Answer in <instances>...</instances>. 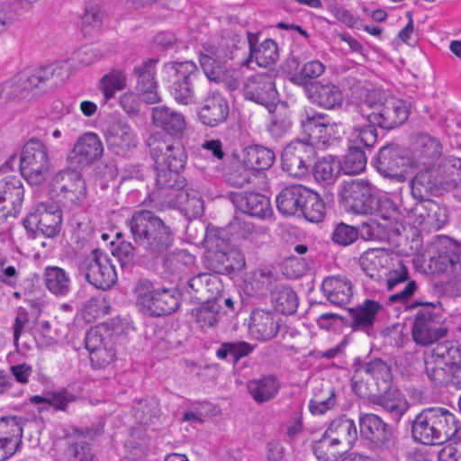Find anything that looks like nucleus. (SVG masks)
<instances>
[{
  "instance_id": "nucleus-1",
  "label": "nucleus",
  "mask_w": 461,
  "mask_h": 461,
  "mask_svg": "<svg viewBox=\"0 0 461 461\" xmlns=\"http://www.w3.org/2000/svg\"><path fill=\"white\" fill-rule=\"evenodd\" d=\"M360 90L362 103L355 106V112L366 122L382 129L392 130L402 125L409 116V107L405 101L396 97H386L379 88H369L356 85Z\"/></svg>"
},
{
  "instance_id": "nucleus-2",
  "label": "nucleus",
  "mask_w": 461,
  "mask_h": 461,
  "mask_svg": "<svg viewBox=\"0 0 461 461\" xmlns=\"http://www.w3.org/2000/svg\"><path fill=\"white\" fill-rule=\"evenodd\" d=\"M127 225L134 242L149 257L164 256L174 244L173 230L153 212H135Z\"/></svg>"
},
{
  "instance_id": "nucleus-3",
  "label": "nucleus",
  "mask_w": 461,
  "mask_h": 461,
  "mask_svg": "<svg viewBox=\"0 0 461 461\" xmlns=\"http://www.w3.org/2000/svg\"><path fill=\"white\" fill-rule=\"evenodd\" d=\"M411 437L415 442L432 446L461 439V424L444 408L422 410L411 421Z\"/></svg>"
},
{
  "instance_id": "nucleus-4",
  "label": "nucleus",
  "mask_w": 461,
  "mask_h": 461,
  "mask_svg": "<svg viewBox=\"0 0 461 461\" xmlns=\"http://www.w3.org/2000/svg\"><path fill=\"white\" fill-rule=\"evenodd\" d=\"M240 67L257 71L244 84V97L266 106L270 111L278 99L274 82L277 76L276 59H243Z\"/></svg>"
},
{
  "instance_id": "nucleus-5",
  "label": "nucleus",
  "mask_w": 461,
  "mask_h": 461,
  "mask_svg": "<svg viewBox=\"0 0 461 461\" xmlns=\"http://www.w3.org/2000/svg\"><path fill=\"white\" fill-rule=\"evenodd\" d=\"M419 306L421 308L417 312L411 327L414 342L420 346H428L446 337L448 328L441 313L440 302L416 300L407 308L415 309Z\"/></svg>"
},
{
  "instance_id": "nucleus-6",
  "label": "nucleus",
  "mask_w": 461,
  "mask_h": 461,
  "mask_svg": "<svg viewBox=\"0 0 461 461\" xmlns=\"http://www.w3.org/2000/svg\"><path fill=\"white\" fill-rule=\"evenodd\" d=\"M133 292L140 311L151 317L170 315L180 307L181 294L173 287L153 289L150 281L142 279L136 283Z\"/></svg>"
},
{
  "instance_id": "nucleus-7",
  "label": "nucleus",
  "mask_w": 461,
  "mask_h": 461,
  "mask_svg": "<svg viewBox=\"0 0 461 461\" xmlns=\"http://www.w3.org/2000/svg\"><path fill=\"white\" fill-rule=\"evenodd\" d=\"M52 195L67 210L82 206L86 197L85 180L77 170H60L51 181Z\"/></svg>"
},
{
  "instance_id": "nucleus-8",
  "label": "nucleus",
  "mask_w": 461,
  "mask_h": 461,
  "mask_svg": "<svg viewBox=\"0 0 461 461\" xmlns=\"http://www.w3.org/2000/svg\"><path fill=\"white\" fill-rule=\"evenodd\" d=\"M50 159L48 148L38 139L29 140L23 148L20 160L22 175L29 184L38 185L46 179Z\"/></svg>"
},
{
  "instance_id": "nucleus-9",
  "label": "nucleus",
  "mask_w": 461,
  "mask_h": 461,
  "mask_svg": "<svg viewBox=\"0 0 461 461\" xmlns=\"http://www.w3.org/2000/svg\"><path fill=\"white\" fill-rule=\"evenodd\" d=\"M79 272L97 289H110L117 281L114 266L100 249H93L79 265Z\"/></svg>"
},
{
  "instance_id": "nucleus-10",
  "label": "nucleus",
  "mask_w": 461,
  "mask_h": 461,
  "mask_svg": "<svg viewBox=\"0 0 461 461\" xmlns=\"http://www.w3.org/2000/svg\"><path fill=\"white\" fill-rule=\"evenodd\" d=\"M340 202L347 212L356 214H374L378 199L372 194L370 184L363 179L344 182L339 190Z\"/></svg>"
},
{
  "instance_id": "nucleus-11",
  "label": "nucleus",
  "mask_w": 461,
  "mask_h": 461,
  "mask_svg": "<svg viewBox=\"0 0 461 461\" xmlns=\"http://www.w3.org/2000/svg\"><path fill=\"white\" fill-rule=\"evenodd\" d=\"M197 66L192 60L169 61L164 66V73L169 79H175L171 86V95L178 104L190 105L196 102L191 77Z\"/></svg>"
},
{
  "instance_id": "nucleus-12",
  "label": "nucleus",
  "mask_w": 461,
  "mask_h": 461,
  "mask_svg": "<svg viewBox=\"0 0 461 461\" xmlns=\"http://www.w3.org/2000/svg\"><path fill=\"white\" fill-rule=\"evenodd\" d=\"M360 435L368 441L369 447L379 454L391 453L395 446L393 428L379 416L366 413L359 419Z\"/></svg>"
},
{
  "instance_id": "nucleus-13",
  "label": "nucleus",
  "mask_w": 461,
  "mask_h": 461,
  "mask_svg": "<svg viewBox=\"0 0 461 461\" xmlns=\"http://www.w3.org/2000/svg\"><path fill=\"white\" fill-rule=\"evenodd\" d=\"M23 225L32 236L37 230L45 237H56L61 230V210L53 203H39L24 219Z\"/></svg>"
},
{
  "instance_id": "nucleus-14",
  "label": "nucleus",
  "mask_w": 461,
  "mask_h": 461,
  "mask_svg": "<svg viewBox=\"0 0 461 461\" xmlns=\"http://www.w3.org/2000/svg\"><path fill=\"white\" fill-rule=\"evenodd\" d=\"M316 155L312 143L303 140L293 141L283 150L282 168L293 177H304L312 167Z\"/></svg>"
},
{
  "instance_id": "nucleus-15",
  "label": "nucleus",
  "mask_w": 461,
  "mask_h": 461,
  "mask_svg": "<svg viewBox=\"0 0 461 461\" xmlns=\"http://www.w3.org/2000/svg\"><path fill=\"white\" fill-rule=\"evenodd\" d=\"M402 209L408 220L413 224H425L429 228L439 230L448 221L447 208L432 199L415 202L411 206L402 202Z\"/></svg>"
},
{
  "instance_id": "nucleus-16",
  "label": "nucleus",
  "mask_w": 461,
  "mask_h": 461,
  "mask_svg": "<svg viewBox=\"0 0 461 461\" xmlns=\"http://www.w3.org/2000/svg\"><path fill=\"white\" fill-rule=\"evenodd\" d=\"M433 255L429 267L433 272L447 273L452 276L461 270V244L447 238H439L431 247Z\"/></svg>"
},
{
  "instance_id": "nucleus-17",
  "label": "nucleus",
  "mask_w": 461,
  "mask_h": 461,
  "mask_svg": "<svg viewBox=\"0 0 461 461\" xmlns=\"http://www.w3.org/2000/svg\"><path fill=\"white\" fill-rule=\"evenodd\" d=\"M150 155L158 167L182 171L186 164L187 155L179 141L167 143L160 140V133L151 135L148 140Z\"/></svg>"
},
{
  "instance_id": "nucleus-18",
  "label": "nucleus",
  "mask_w": 461,
  "mask_h": 461,
  "mask_svg": "<svg viewBox=\"0 0 461 461\" xmlns=\"http://www.w3.org/2000/svg\"><path fill=\"white\" fill-rule=\"evenodd\" d=\"M410 158L396 144H388L382 147L373 164L376 170L384 177L403 182L405 174L403 167L409 165Z\"/></svg>"
},
{
  "instance_id": "nucleus-19",
  "label": "nucleus",
  "mask_w": 461,
  "mask_h": 461,
  "mask_svg": "<svg viewBox=\"0 0 461 461\" xmlns=\"http://www.w3.org/2000/svg\"><path fill=\"white\" fill-rule=\"evenodd\" d=\"M65 59L54 60L48 65L29 67L19 72L32 95H37L45 91L47 81L57 76L61 78L68 77Z\"/></svg>"
},
{
  "instance_id": "nucleus-20",
  "label": "nucleus",
  "mask_w": 461,
  "mask_h": 461,
  "mask_svg": "<svg viewBox=\"0 0 461 461\" xmlns=\"http://www.w3.org/2000/svg\"><path fill=\"white\" fill-rule=\"evenodd\" d=\"M24 197L23 184L18 176H8L0 180V223L8 216H16Z\"/></svg>"
},
{
  "instance_id": "nucleus-21",
  "label": "nucleus",
  "mask_w": 461,
  "mask_h": 461,
  "mask_svg": "<svg viewBox=\"0 0 461 461\" xmlns=\"http://www.w3.org/2000/svg\"><path fill=\"white\" fill-rule=\"evenodd\" d=\"M158 59H146L133 69V75L137 78L136 89L140 93L143 102L155 104L161 102L158 94V84L156 80V66Z\"/></svg>"
},
{
  "instance_id": "nucleus-22",
  "label": "nucleus",
  "mask_w": 461,
  "mask_h": 461,
  "mask_svg": "<svg viewBox=\"0 0 461 461\" xmlns=\"http://www.w3.org/2000/svg\"><path fill=\"white\" fill-rule=\"evenodd\" d=\"M104 147L99 137L93 132L84 134L74 145L68 156L71 167H83L99 159Z\"/></svg>"
},
{
  "instance_id": "nucleus-23",
  "label": "nucleus",
  "mask_w": 461,
  "mask_h": 461,
  "mask_svg": "<svg viewBox=\"0 0 461 461\" xmlns=\"http://www.w3.org/2000/svg\"><path fill=\"white\" fill-rule=\"evenodd\" d=\"M23 420L17 417L0 419V461L14 456L22 445Z\"/></svg>"
},
{
  "instance_id": "nucleus-24",
  "label": "nucleus",
  "mask_w": 461,
  "mask_h": 461,
  "mask_svg": "<svg viewBox=\"0 0 461 461\" xmlns=\"http://www.w3.org/2000/svg\"><path fill=\"white\" fill-rule=\"evenodd\" d=\"M303 132L308 135L310 143L330 144L335 133V124L330 122L326 114L316 112H305L301 120Z\"/></svg>"
},
{
  "instance_id": "nucleus-25",
  "label": "nucleus",
  "mask_w": 461,
  "mask_h": 461,
  "mask_svg": "<svg viewBox=\"0 0 461 461\" xmlns=\"http://www.w3.org/2000/svg\"><path fill=\"white\" fill-rule=\"evenodd\" d=\"M222 285L220 278L209 273H200L191 277L185 287L190 298L197 302L218 300Z\"/></svg>"
},
{
  "instance_id": "nucleus-26",
  "label": "nucleus",
  "mask_w": 461,
  "mask_h": 461,
  "mask_svg": "<svg viewBox=\"0 0 461 461\" xmlns=\"http://www.w3.org/2000/svg\"><path fill=\"white\" fill-rule=\"evenodd\" d=\"M229 113L227 99L218 92H211L200 107L198 118L203 124L216 127L227 121Z\"/></svg>"
},
{
  "instance_id": "nucleus-27",
  "label": "nucleus",
  "mask_w": 461,
  "mask_h": 461,
  "mask_svg": "<svg viewBox=\"0 0 461 461\" xmlns=\"http://www.w3.org/2000/svg\"><path fill=\"white\" fill-rule=\"evenodd\" d=\"M155 188L152 192L153 199L169 201L175 191H179L186 186V179L181 176V171L156 166Z\"/></svg>"
},
{
  "instance_id": "nucleus-28",
  "label": "nucleus",
  "mask_w": 461,
  "mask_h": 461,
  "mask_svg": "<svg viewBox=\"0 0 461 461\" xmlns=\"http://www.w3.org/2000/svg\"><path fill=\"white\" fill-rule=\"evenodd\" d=\"M105 139L109 149L116 155L124 156L137 140L131 126L122 120L113 121L107 128Z\"/></svg>"
},
{
  "instance_id": "nucleus-29",
  "label": "nucleus",
  "mask_w": 461,
  "mask_h": 461,
  "mask_svg": "<svg viewBox=\"0 0 461 461\" xmlns=\"http://www.w3.org/2000/svg\"><path fill=\"white\" fill-rule=\"evenodd\" d=\"M442 154L440 141L426 133H417L414 136L412 165L419 167H430Z\"/></svg>"
},
{
  "instance_id": "nucleus-30",
  "label": "nucleus",
  "mask_w": 461,
  "mask_h": 461,
  "mask_svg": "<svg viewBox=\"0 0 461 461\" xmlns=\"http://www.w3.org/2000/svg\"><path fill=\"white\" fill-rule=\"evenodd\" d=\"M151 121L155 127L174 138H180L186 127L185 116L166 105L152 108Z\"/></svg>"
},
{
  "instance_id": "nucleus-31",
  "label": "nucleus",
  "mask_w": 461,
  "mask_h": 461,
  "mask_svg": "<svg viewBox=\"0 0 461 461\" xmlns=\"http://www.w3.org/2000/svg\"><path fill=\"white\" fill-rule=\"evenodd\" d=\"M232 203L241 212L259 219L272 215V207L268 197L259 193H235Z\"/></svg>"
},
{
  "instance_id": "nucleus-32",
  "label": "nucleus",
  "mask_w": 461,
  "mask_h": 461,
  "mask_svg": "<svg viewBox=\"0 0 461 461\" xmlns=\"http://www.w3.org/2000/svg\"><path fill=\"white\" fill-rule=\"evenodd\" d=\"M383 308L379 302L366 299L361 304L348 309V325L355 330L366 331L374 327L376 314Z\"/></svg>"
},
{
  "instance_id": "nucleus-33",
  "label": "nucleus",
  "mask_w": 461,
  "mask_h": 461,
  "mask_svg": "<svg viewBox=\"0 0 461 461\" xmlns=\"http://www.w3.org/2000/svg\"><path fill=\"white\" fill-rule=\"evenodd\" d=\"M321 291L330 303L342 306L350 302L353 285L345 276H331L322 281Z\"/></svg>"
},
{
  "instance_id": "nucleus-34",
  "label": "nucleus",
  "mask_w": 461,
  "mask_h": 461,
  "mask_svg": "<svg viewBox=\"0 0 461 461\" xmlns=\"http://www.w3.org/2000/svg\"><path fill=\"white\" fill-rule=\"evenodd\" d=\"M279 321V317L271 310L257 308L250 313L249 329L258 339L267 340L277 334Z\"/></svg>"
},
{
  "instance_id": "nucleus-35",
  "label": "nucleus",
  "mask_w": 461,
  "mask_h": 461,
  "mask_svg": "<svg viewBox=\"0 0 461 461\" xmlns=\"http://www.w3.org/2000/svg\"><path fill=\"white\" fill-rule=\"evenodd\" d=\"M308 93L312 103L325 109H334L343 103L342 92L332 83H312L308 88Z\"/></svg>"
},
{
  "instance_id": "nucleus-36",
  "label": "nucleus",
  "mask_w": 461,
  "mask_h": 461,
  "mask_svg": "<svg viewBox=\"0 0 461 461\" xmlns=\"http://www.w3.org/2000/svg\"><path fill=\"white\" fill-rule=\"evenodd\" d=\"M301 185H290L284 188L276 196V207L285 216H294L300 213L303 199L307 192Z\"/></svg>"
},
{
  "instance_id": "nucleus-37",
  "label": "nucleus",
  "mask_w": 461,
  "mask_h": 461,
  "mask_svg": "<svg viewBox=\"0 0 461 461\" xmlns=\"http://www.w3.org/2000/svg\"><path fill=\"white\" fill-rule=\"evenodd\" d=\"M456 368L429 354L424 357V372L428 379L438 387L453 386Z\"/></svg>"
},
{
  "instance_id": "nucleus-38",
  "label": "nucleus",
  "mask_w": 461,
  "mask_h": 461,
  "mask_svg": "<svg viewBox=\"0 0 461 461\" xmlns=\"http://www.w3.org/2000/svg\"><path fill=\"white\" fill-rule=\"evenodd\" d=\"M104 17L105 11L99 2H86L78 23L83 35L86 38L96 35L103 27Z\"/></svg>"
},
{
  "instance_id": "nucleus-39",
  "label": "nucleus",
  "mask_w": 461,
  "mask_h": 461,
  "mask_svg": "<svg viewBox=\"0 0 461 461\" xmlns=\"http://www.w3.org/2000/svg\"><path fill=\"white\" fill-rule=\"evenodd\" d=\"M42 279L46 289L55 296L65 297L71 291V277L65 269L59 267H46Z\"/></svg>"
},
{
  "instance_id": "nucleus-40",
  "label": "nucleus",
  "mask_w": 461,
  "mask_h": 461,
  "mask_svg": "<svg viewBox=\"0 0 461 461\" xmlns=\"http://www.w3.org/2000/svg\"><path fill=\"white\" fill-rule=\"evenodd\" d=\"M325 431L346 449L352 447L357 439L356 423L346 415L331 420Z\"/></svg>"
},
{
  "instance_id": "nucleus-41",
  "label": "nucleus",
  "mask_w": 461,
  "mask_h": 461,
  "mask_svg": "<svg viewBox=\"0 0 461 461\" xmlns=\"http://www.w3.org/2000/svg\"><path fill=\"white\" fill-rule=\"evenodd\" d=\"M276 156L272 149L261 145H250L243 150V160L258 175L274 164Z\"/></svg>"
},
{
  "instance_id": "nucleus-42",
  "label": "nucleus",
  "mask_w": 461,
  "mask_h": 461,
  "mask_svg": "<svg viewBox=\"0 0 461 461\" xmlns=\"http://www.w3.org/2000/svg\"><path fill=\"white\" fill-rule=\"evenodd\" d=\"M439 185L438 179L433 176L429 167H424V170L419 171L411 182V194L416 202L430 199Z\"/></svg>"
},
{
  "instance_id": "nucleus-43",
  "label": "nucleus",
  "mask_w": 461,
  "mask_h": 461,
  "mask_svg": "<svg viewBox=\"0 0 461 461\" xmlns=\"http://www.w3.org/2000/svg\"><path fill=\"white\" fill-rule=\"evenodd\" d=\"M360 373H364L372 382H375L377 391H384L391 386L393 375L390 366L381 358L373 359L360 367Z\"/></svg>"
},
{
  "instance_id": "nucleus-44",
  "label": "nucleus",
  "mask_w": 461,
  "mask_h": 461,
  "mask_svg": "<svg viewBox=\"0 0 461 461\" xmlns=\"http://www.w3.org/2000/svg\"><path fill=\"white\" fill-rule=\"evenodd\" d=\"M372 402L381 406L396 419H400L408 410L406 400L398 390H391V387L384 391H378L377 394L374 395Z\"/></svg>"
},
{
  "instance_id": "nucleus-45",
  "label": "nucleus",
  "mask_w": 461,
  "mask_h": 461,
  "mask_svg": "<svg viewBox=\"0 0 461 461\" xmlns=\"http://www.w3.org/2000/svg\"><path fill=\"white\" fill-rule=\"evenodd\" d=\"M271 302L275 310L284 315H291L296 312L299 299L296 293L284 285H276L271 290Z\"/></svg>"
},
{
  "instance_id": "nucleus-46",
  "label": "nucleus",
  "mask_w": 461,
  "mask_h": 461,
  "mask_svg": "<svg viewBox=\"0 0 461 461\" xmlns=\"http://www.w3.org/2000/svg\"><path fill=\"white\" fill-rule=\"evenodd\" d=\"M312 449L320 461H337L347 451L345 447L326 431L320 439L312 443Z\"/></svg>"
},
{
  "instance_id": "nucleus-47",
  "label": "nucleus",
  "mask_w": 461,
  "mask_h": 461,
  "mask_svg": "<svg viewBox=\"0 0 461 461\" xmlns=\"http://www.w3.org/2000/svg\"><path fill=\"white\" fill-rule=\"evenodd\" d=\"M359 261L366 275L377 280L381 277L380 271L388 263V254L380 249H368L361 255Z\"/></svg>"
},
{
  "instance_id": "nucleus-48",
  "label": "nucleus",
  "mask_w": 461,
  "mask_h": 461,
  "mask_svg": "<svg viewBox=\"0 0 461 461\" xmlns=\"http://www.w3.org/2000/svg\"><path fill=\"white\" fill-rule=\"evenodd\" d=\"M126 86L127 76L122 68H112L100 78L98 84L105 102L113 99L116 92L125 89Z\"/></svg>"
},
{
  "instance_id": "nucleus-49",
  "label": "nucleus",
  "mask_w": 461,
  "mask_h": 461,
  "mask_svg": "<svg viewBox=\"0 0 461 461\" xmlns=\"http://www.w3.org/2000/svg\"><path fill=\"white\" fill-rule=\"evenodd\" d=\"M352 119L357 123L353 126V146H359L365 148L373 147L377 140V133L375 128V125L366 122L362 118L353 110Z\"/></svg>"
},
{
  "instance_id": "nucleus-50",
  "label": "nucleus",
  "mask_w": 461,
  "mask_h": 461,
  "mask_svg": "<svg viewBox=\"0 0 461 461\" xmlns=\"http://www.w3.org/2000/svg\"><path fill=\"white\" fill-rule=\"evenodd\" d=\"M279 383L276 376L267 375L249 383V390L253 399L258 402H265L276 396Z\"/></svg>"
},
{
  "instance_id": "nucleus-51",
  "label": "nucleus",
  "mask_w": 461,
  "mask_h": 461,
  "mask_svg": "<svg viewBox=\"0 0 461 461\" xmlns=\"http://www.w3.org/2000/svg\"><path fill=\"white\" fill-rule=\"evenodd\" d=\"M326 214V206L324 202L321 199L320 195L307 189L305 199H303L300 213L307 221L312 222H320L323 220Z\"/></svg>"
},
{
  "instance_id": "nucleus-52",
  "label": "nucleus",
  "mask_w": 461,
  "mask_h": 461,
  "mask_svg": "<svg viewBox=\"0 0 461 461\" xmlns=\"http://www.w3.org/2000/svg\"><path fill=\"white\" fill-rule=\"evenodd\" d=\"M220 308L217 300L203 302L199 307L192 311V314L200 328H212L220 320Z\"/></svg>"
},
{
  "instance_id": "nucleus-53",
  "label": "nucleus",
  "mask_w": 461,
  "mask_h": 461,
  "mask_svg": "<svg viewBox=\"0 0 461 461\" xmlns=\"http://www.w3.org/2000/svg\"><path fill=\"white\" fill-rule=\"evenodd\" d=\"M260 32H247L249 48V58H274L278 56V47L272 39H266L259 42Z\"/></svg>"
},
{
  "instance_id": "nucleus-54",
  "label": "nucleus",
  "mask_w": 461,
  "mask_h": 461,
  "mask_svg": "<svg viewBox=\"0 0 461 461\" xmlns=\"http://www.w3.org/2000/svg\"><path fill=\"white\" fill-rule=\"evenodd\" d=\"M312 168L315 179L326 184L334 182L341 169L340 162L330 155L314 161Z\"/></svg>"
},
{
  "instance_id": "nucleus-55",
  "label": "nucleus",
  "mask_w": 461,
  "mask_h": 461,
  "mask_svg": "<svg viewBox=\"0 0 461 461\" xmlns=\"http://www.w3.org/2000/svg\"><path fill=\"white\" fill-rule=\"evenodd\" d=\"M253 349L254 346L245 341L222 342L216 350V357L236 365L240 358L249 355Z\"/></svg>"
},
{
  "instance_id": "nucleus-56",
  "label": "nucleus",
  "mask_w": 461,
  "mask_h": 461,
  "mask_svg": "<svg viewBox=\"0 0 461 461\" xmlns=\"http://www.w3.org/2000/svg\"><path fill=\"white\" fill-rule=\"evenodd\" d=\"M31 94L18 73L0 86V105L9 101L26 98Z\"/></svg>"
},
{
  "instance_id": "nucleus-57",
  "label": "nucleus",
  "mask_w": 461,
  "mask_h": 461,
  "mask_svg": "<svg viewBox=\"0 0 461 461\" xmlns=\"http://www.w3.org/2000/svg\"><path fill=\"white\" fill-rule=\"evenodd\" d=\"M255 176L257 175L244 163V160L231 164L224 174L226 182L237 188H242L250 184L252 177Z\"/></svg>"
},
{
  "instance_id": "nucleus-58",
  "label": "nucleus",
  "mask_w": 461,
  "mask_h": 461,
  "mask_svg": "<svg viewBox=\"0 0 461 461\" xmlns=\"http://www.w3.org/2000/svg\"><path fill=\"white\" fill-rule=\"evenodd\" d=\"M429 355L456 368L461 364V345L456 340L438 343Z\"/></svg>"
},
{
  "instance_id": "nucleus-59",
  "label": "nucleus",
  "mask_w": 461,
  "mask_h": 461,
  "mask_svg": "<svg viewBox=\"0 0 461 461\" xmlns=\"http://www.w3.org/2000/svg\"><path fill=\"white\" fill-rule=\"evenodd\" d=\"M366 166V156L359 146L349 147L340 165L341 170L346 175H357L361 173Z\"/></svg>"
},
{
  "instance_id": "nucleus-60",
  "label": "nucleus",
  "mask_w": 461,
  "mask_h": 461,
  "mask_svg": "<svg viewBox=\"0 0 461 461\" xmlns=\"http://www.w3.org/2000/svg\"><path fill=\"white\" fill-rule=\"evenodd\" d=\"M133 415L140 424L148 425L154 422L160 415L158 402L156 399H144L133 407Z\"/></svg>"
},
{
  "instance_id": "nucleus-61",
  "label": "nucleus",
  "mask_w": 461,
  "mask_h": 461,
  "mask_svg": "<svg viewBox=\"0 0 461 461\" xmlns=\"http://www.w3.org/2000/svg\"><path fill=\"white\" fill-rule=\"evenodd\" d=\"M337 405V395L334 388L329 386L316 393L310 401L309 409L312 414H323Z\"/></svg>"
},
{
  "instance_id": "nucleus-62",
  "label": "nucleus",
  "mask_w": 461,
  "mask_h": 461,
  "mask_svg": "<svg viewBox=\"0 0 461 461\" xmlns=\"http://www.w3.org/2000/svg\"><path fill=\"white\" fill-rule=\"evenodd\" d=\"M276 285L277 284L275 276L267 269H257L249 282L251 290L259 295L265 294L267 291L271 293Z\"/></svg>"
},
{
  "instance_id": "nucleus-63",
  "label": "nucleus",
  "mask_w": 461,
  "mask_h": 461,
  "mask_svg": "<svg viewBox=\"0 0 461 461\" xmlns=\"http://www.w3.org/2000/svg\"><path fill=\"white\" fill-rule=\"evenodd\" d=\"M325 66L319 59H312L304 63L298 72L291 77V80L300 86L307 84L310 79L321 76Z\"/></svg>"
},
{
  "instance_id": "nucleus-64",
  "label": "nucleus",
  "mask_w": 461,
  "mask_h": 461,
  "mask_svg": "<svg viewBox=\"0 0 461 461\" xmlns=\"http://www.w3.org/2000/svg\"><path fill=\"white\" fill-rule=\"evenodd\" d=\"M76 400L77 397L73 393L66 390L53 393L50 394L48 397L34 395L32 396L30 399L32 403L45 402L48 403L50 406L54 407L56 410L59 411H66L67 406L69 403L74 402Z\"/></svg>"
}]
</instances>
